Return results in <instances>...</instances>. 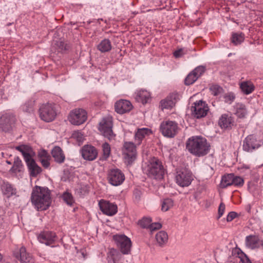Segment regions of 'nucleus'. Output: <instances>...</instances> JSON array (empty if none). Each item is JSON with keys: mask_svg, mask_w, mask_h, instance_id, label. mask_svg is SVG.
<instances>
[{"mask_svg": "<svg viewBox=\"0 0 263 263\" xmlns=\"http://www.w3.org/2000/svg\"><path fill=\"white\" fill-rule=\"evenodd\" d=\"M31 200L38 211L46 210L51 204L50 191L47 187L36 186L32 190Z\"/></svg>", "mask_w": 263, "mask_h": 263, "instance_id": "f257e3e1", "label": "nucleus"}, {"mask_svg": "<svg viewBox=\"0 0 263 263\" xmlns=\"http://www.w3.org/2000/svg\"><path fill=\"white\" fill-rule=\"evenodd\" d=\"M186 148L193 155L201 157L208 154L210 145L206 140L200 136H195L188 139L186 143Z\"/></svg>", "mask_w": 263, "mask_h": 263, "instance_id": "f03ea898", "label": "nucleus"}, {"mask_svg": "<svg viewBox=\"0 0 263 263\" xmlns=\"http://www.w3.org/2000/svg\"><path fill=\"white\" fill-rule=\"evenodd\" d=\"M15 148L20 151L23 156L30 176L35 177L41 172V168L37 165L34 160L32 158L34 153L31 147L27 145H22L16 146Z\"/></svg>", "mask_w": 263, "mask_h": 263, "instance_id": "7ed1b4c3", "label": "nucleus"}, {"mask_svg": "<svg viewBox=\"0 0 263 263\" xmlns=\"http://www.w3.org/2000/svg\"><path fill=\"white\" fill-rule=\"evenodd\" d=\"M143 168L145 174L156 179H162L165 173L162 162L156 158H153L145 163Z\"/></svg>", "mask_w": 263, "mask_h": 263, "instance_id": "20e7f679", "label": "nucleus"}, {"mask_svg": "<svg viewBox=\"0 0 263 263\" xmlns=\"http://www.w3.org/2000/svg\"><path fill=\"white\" fill-rule=\"evenodd\" d=\"M41 119L47 122L52 121L57 116L55 105L52 104H43L39 110Z\"/></svg>", "mask_w": 263, "mask_h": 263, "instance_id": "39448f33", "label": "nucleus"}, {"mask_svg": "<svg viewBox=\"0 0 263 263\" xmlns=\"http://www.w3.org/2000/svg\"><path fill=\"white\" fill-rule=\"evenodd\" d=\"M179 129L178 124L170 120L163 121L160 126V130L162 135L169 138L174 137L178 133Z\"/></svg>", "mask_w": 263, "mask_h": 263, "instance_id": "423d86ee", "label": "nucleus"}, {"mask_svg": "<svg viewBox=\"0 0 263 263\" xmlns=\"http://www.w3.org/2000/svg\"><path fill=\"white\" fill-rule=\"evenodd\" d=\"M114 239L120 251L123 254H128L130 252L132 242L125 235H116L114 236Z\"/></svg>", "mask_w": 263, "mask_h": 263, "instance_id": "0eeeda50", "label": "nucleus"}, {"mask_svg": "<svg viewBox=\"0 0 263 263\" xmlns=\"http://www.w3.org/2000/svg\"><path fill=\"white\" fill-rule=\"evenodd\" d=\"M87 118L86 111L82 108L72 110L69 116V121L73 125H79L84 123Z\"/></svg>", "mask_w": 263, "mask_h": 263, "instance_id": "6e6552de", "label": "nucleus"}, {"mask_svg": "<svg viewBox=\"0 0 263 263\" xmlns=\"http://www.w3.org/2000/svg\"><path fill=\"white\" fill-rule=\"evenodd\" d=\"M112 123L110 118H105L100 122L99 129L103 136L109 139L114 138L112 130Z\"/></svg>", "mask_w": 263, "mask_h": 263, "instance_id": "1a4fd4ad", "label": "nucleus"}, {"mask_svg": "<svg viewBox=\"0 0 263 263\" xmlns=\"http://www.w3.org/2000/svg\"><path fill=\"white\" fill-rule=\"evenodd\" d=\"M15 122V118L12 113H5L0 117V129L4 132H9Z\"/></svg>", "mask_w": 263, "mask_h": 263, "instance_id": "9d476101", "label": "nucleus"}, {"mask_svg": "<svg viewBox=\"0 0 263 263\" xmlns=\"http://www.w3.org/2000/svg\"><path fill=\"white\" fill-rule=\"evenodd\" d=\"M191 110L194 117L199 119L205 117L209 110V108L205 102L199 101L192 106Z\"/></svg>", "mask_w": 263, "mask_h": 263, "instance_id": "9b49d317", "label": "nucleus"}, {"mask_svg": "<svg viewBox=\"0 0 263 263\" xmlns=\"http://www.w3.org/2000/svg\"><path fill=\"white\" fill-rule=\"evenodd\" d=\"M193 179L192 173L187 170L178 172L176 176L177 183L182 187L189 186Z\"/></svg>", "mask_w": 263, "mask_h": 263, "instance_id": "f8f14e48", "label": "nucleus"}, {"mask_svg": "<svg viewBox=\"0 0 263 263\" xmlns=\"http://www.w3.org/2000/svg\"><path fill=\"white\" fill-rule=\"evenodd\" d=\"M108 178L109 183L114 186H118L122 183L125 179L124 175L118 169H113L108 173Z\"/></svg>", "mask_w": 263, "mask_h": 263, "instance_id": "ddd939ff", "label": "nucleus"}, {"mask_svg": "<svg viewBox=\"0 0 263 263\" xmlns=\"http://www.w3.org/2000/svg\"><path fill=\"white\" fill-rule=\"evenodd\" d=\"M123 152L128 164L131 163L135 159L137 154L135 144L133 142H125Z\"/></svg>", "mask_w": 263, "mask_h": 263, "instance_id": "4468645a", "label": "nucleus"}, {"mask_svg": "<svg viewBox=\"0 0 263 263\" xmlns=\"http://www.w3.org/2000/svg\"><path fill=\"white\" fill-rule=\"evenodd\" d=\"M101 211L108 216H112L117 212V206L109 201L101 200L99 203Z\"/></svg>", "mask_w": 263, "mask_h": 263, "instance_id": "2eb2a0df", "label": "nucleus"}, {"mask_svg": "<svg viewBox=\"0 0 263 263\" xmlns=\"http://www.w3.org/2000/svg\"><path fill=\"white\" fill-rule=\"evenodd\" d=\"M97 149L91 145H85L82 149V156L85 160L92 161L97 158Z\"/></svg>", "mask_w": 263, "mask_h": 263, "instance_id": "dca6fc26", "label": "nucleus"}, {"mask_svg": "<svg viewBox=\"0 0 263 263\" xmlns=\"http://www.w3.org/2000/svg\"><path fill=\"white\" fill-rule=\"evenodd\" d=\"M133 108L131 103L126 100H120L115 105L116 111L120 114H123L129 111Z\"/></svg>", "mask_w": 263, "mask_h": 263, "instance_id": "f3484780", "label": "nucleus"}, {"mask_svg": "<svg viewBox=\"0 0 263 263\" xmlns=\"http://www.w3.org/2000/svg\"><path fill=\"white\" fill-rule=\"evenodd\" d=\"M55 234L50 231L41 232L37 237L40 242L46 245L52 243L55 240Z\"/></svg>", "mask_w": 263, "mask_h": 263, "instance_id": "a211bd4d", "label": "nucleus"}, {"mask_svg": "<svg viewBox=\"0 0 263 263\" xmlns=\"http://www.w3.org/2000/svg\"><path fill=\"white\" fill-rule=\"evenodd\" d=\"M152 134V131L148 128H138L135 134V141L137 145H140L146 137Z\"/></svg>", "mask_w": 263, "mask_h": 263, "instance_id": "6ab92c4d", "label": "nucleus"}, {"mask_svg": "<svg viewBox=\"0 0 263 263\" xmlns=\"http://www.w3.org/2000/svg\"><path fill=\"white\" fill-rule=\"evenodd\" d=\"M178 96L177 93H172L166 98L162 100L160 102L162 109H171L173 108L176 102V100Z\"/></svg>", "mask_w": 263, "mask_h": 263, "instance_id": "aec40b11", "label": "nucleus"}, {"mask_svg": "<svg viewBox=\"0 0 263 263\" xmlns=\"http://www.w3.org/2000/svg\"><path fill=\"white\" fill-rule=\"evenodd\" d=\"M22 263H34V259L32 255L26 252L25 248H20L19 254L16 255Z\"/></svg>", "mask_w": 263, "mask_h": 263, "instance_id": "412c9836", "label": "nucleus"}, {"mask_svg": "<svg viewBox=\"0 0 263 263\" xmlns=\"http://www.w3.org/2000/svg\"><path fill=\"white\" fill-rule=\"evenodd\" d=\"M1 190L4 195L10 197L16 194V190L8 182H4L1 185Z\"/></svg>", "mask_w": 263, "mask_h": 263, "instance_id": "4be33fe9", "label": "nucleus"}, {"mask_svg": "<svg viewBox=\"0 0 263 263\" xmlns=\"http://www.w3.org/2000/svg\"><path fill=\"white\" fill-rule=\"evenodd\" d=\"M150 97V94L146 90H139L135 93V99L137 102L143 104L146 103Z\"/></svg>", "mask_w": 263, "mask_h": 263, "instance_id": "5701e85b", "label": "nucleus"}, {"mask_svg": "<svg viewBox=\"0 0 263 263\" xmlns=\"http://www.w3.org/2000/svg\"><path fill=\"white\" fill-rule=\"evenodd\" d=\"M51 154L55 162L59 163H62L64 162L65 156L60 147L55 146L52 150Z\"/></svg>", "mask_w": 263, "mask_h": 263, "instance_id": "b1692460", "label": "nucleus"}, {"mask_svg": "<svg viewBox=\"0 0 263 263\" xmlns=\"http://www.w3.org/2000/svg\"><path fill=\"white\" fill-rule=\"evenodd\" d=\"M232 122V118L229 114H223L220 118L218 124L222 128H228L231 127Z\"/></svg>", "mask_w": 263, "mask_h": 263, "instance_id": "393cba45", "label": "nucleus"}, {"mask_svg": "<svg viewBox=\"0 0 263 263\" xmlns=\"http://www.w3.org/2000/svg\"><path fill=\"white\" fill-rule=\"evenodd\" d=\"M122 257V255L115 249H110L107 253V260L110 263H116Z\"/></svg>", "mask_w": 263, "mask_h": 263, "instance_id": "a878e982", "label": "nucleus"}, {"mask_svg": "<svg viewBox=\"0 0 263 263\" xmlns=\"http://www.w3.org/2000/svg\"><path fill=\"white\" fill-rule=\"evenodd\" d=\"M23 168V165L21 159L18 157L15 158L13 165L10 170V172L16 176L22 172Z\"/></svg>", "mask_w": 263, "mask_h": 263, "instance_id": "bb28decb", "label": "nucleus"}, {"mask_svg": "<svg viewBox=\"0 0 263 263\" xmlns=\"http://www.w3.org/2000/svg\"><path fill=\"white\" fill-rule=\"evenodd\" d=\"M111 48L110 41L106 39L101 41L97 46V49L102 53L109 51Z\"/></svg>", "mask_w": 263, "mask_h": 263, "instance_id": "cd10ccee", "label": "nucleus"}, {"mask_svg": "<svg viewBox=\"0 0 263 263\" xmlns=\"http://www.w3.org/2000/svg\"><path fill=\"white\" fill-rule=\"evenodd\" d=\"M261 245V242L257 236L251 235L248 236V248L253 249L258 248Z\"/></svg>", "mask_w": 263, "mask_h": 263, "instance_id": "c85d7f7f", "label": "nucleus"}, {"mask_svg": "<svg viewBox=\"0 0 263 263\" xmlns=\"http://www.w3.org/2000/svg\"><path fill=\"white\" fill-rule=\"evenodd\" d=\"M261 142L258 141L253 136H250L249 137V141H248V152H252L256 148H258L261 146Z\"/></svg>", "mask_w": 263, "mask_h": 263, "instance_id": "c756f323", "label": "nucleus"}, {"mask_svg": "<svg viewBox=\"0 0 263 263\" xmlns=\"http://www.w3.org/2000/svg\"><path fill=\"white\" fill-rule=\"evenodd\" d=\"M234 175L229 174L224 175L221 179L220 186L222 188L227 187L228 186L233 185Z\"/></svg>", "mask_w": 263, "mask_h": 263, "instance_id": "7c9ffc66", "label": "nucleus"}, {"mask_svg": "<svg viewBox=\"0 0 263 263\" xmlns=\"http://www.w3.org/2000/svg\"><path fill=\"white\" fill-rule=\"evenodd\" d=\"M156 239L159 245L162 246L167 242V234L165 231H161L156 235Z\"/></svg>", "mask_w": 263, "mask_h": 263, "instance_id": "2f4dec72", "label": "nucleus"}, {"mask_svg": "<svg viewBox=\"0 0 263 263\" xmlns=\"http://www.w3.org/2000/svg\"><path fill=\"white\" fill-rule=\"evenodd\" d=\"M233 253L236 255V261L238 263H247V255L240 249H235Z\"/></svg>", "mask_w": 263, "mask_h": 263, "instance_id": "473e14b6", "label": "nucleus"}, {"mask_svg": "<svg viewBox=\"0 0 263 263\" xmlns=\"http://www.w3.org/2000/svg\"><path fill=\"white\" fill-rule=\"evenodd\" d=\"M247 110L244 104L238 103L236 105L235 114L239 118H244L246 115Z\"/></svg>", "mask_w": 263, "mask_h": 263, "instance_id": "72a5a7b5", "label": "nucleus"}, {"mask_svg": "<svg viewBox=\"0 0 263 263\" xmlns=\"http://www.w3.org/2000/svg\"><path fill=\"white\" fill-rule=\"evenodd\" d=\"M245 34L241 32L233 33L232 35V42L234 45H238L243 42Z\"/></svg>", "mask_w": 263, "mask_h": 263, "instance_id": "f704fd0d", "label": "nucleus"}, {"mask_svg": "<svg viewBox=\"0 0 263 263\" xmlns=\"http://www.w3.org/2000/svg\"><path fill=\"white\" fill-rule=\"evenodd\" d=\"M173 201L171 199H165L161 205V209L163 211L166 212L173 206Z\"/></svg>", "mask_w": 263, "mask_h": 263, "instance_id": "c9c22d12", "label": "nucleus"}, {"mask_svg": "<svg viewBox=\"0 0 263 263\" xmlns=\"http://www.w3.org/2000/svg\"><path fill=\"white\" fill-rule=\"evenodd\" d=\"M198 78L196 74L192 71L190 73L185 79L184 83L186 85H190L193 84Z\"/></svg>", "mask_w": 263, "mask_h": 263, "instance_id": "e433bc0d", "label": "nucleus"}, {"mask_svg": "<svg viewBox=\"0 0 263 263\" xmlns=\"http://www.w3.org/2000/svg\"><path fill=\"white\" fill-rule=\"evenodd\" d=\"M152 219L149 217H143L139 220L138 224L143 228H148L151 224Z\"/></svg>", "mask_w": 263, "mask_h": 263, "instance_id": "4c0bfd02", "label": "nucleus"}, {"mask_svg": "<svg viewBox=\"0 0 263 263\" xmlns=\"http://www.w3.org/2000/svg\"><path fill=\"white\" fill-rule=\"evenodd\" d=\"M210 90L212 95H213L214 96H217L220 93H221L222 89L221 87L217 85H212L210 87Z\"/></svg>", "mask_w": 263, "mask_h": 263, "instance_id": "58836bf2", "label": "nucleus"}, {"mask_svg": "<svg viewBox=\"0 0 263 263\" xmlns=\"http://www.w3.org/2000/svg\"><path fill=\"white\" fill-rule=\"evenodd\" d=\"M223 99L225 102L231 104L234 101L235 96L233 93L229 92L224 95Z\"/></svg>", "mask_w": 263, "mask_h": 263, "instance_id": "ea45409f", "label": "nucleus"}, {"mask_svg": "<svg viewBox=\"0 0 263 263\" xmlns=\"http://www.w3.org/2000/svg\"><path fill=\"white\" fill-rule=\"evenodd\" d=\"M63 198L67 204L71 205L73 203V198L70 194L65 193L63 195Z\"/></svg>", "mask_w": 263, "mask_h": 263, "instance_id": "a19ab883", "label": "nucleus"}, {"mask_svg": "<svg viewBox=\"0 0 263 263\" xmlns=\"http://www.w3.org/2000/svg\"><path fill=\"white\" fill-rule=\"evenodd\" d=\"M205 67L204 66H199L192 71L199 78L205 72Z\"/></svg>", "mask_w": 263, "mask_h": 263, "instance_id": "79ce46f5", "label": "nucleus"}, {"mask_svg": "<svg viewBox=\"0 0 263 263\" xmlns=\"http://www.w3.org/2000/svg\"><path fill=\"white\" fill-rule=\"evenodd\" d=\"M102 149L104 157L107 158L109 156L110 153V145L107 143H104L102 145Z\"/></svg>", "mask_w": 263, "mask_h": 263, "instance_id": "37998d69", "label": "nucleus"}, {"mask_svg": "<svg viewBox=\"0 0 263 263\" xmlns=\"http://www.w3.org/2000/svg\"><path fill=\"white\" fill-rule=\"evenodd\" d=\"M244 183L243 179L238 176H235L234 175V179L233 180V185L235 186H241Z\"/></svg>", "mask_w": 263, "mask_h": 263, "instance_id": "c03bdc74", "label": "nucleus"}, {"mask_svg": "<svg viewBox=\"0 0 263 263\" xmlns=\"http://www.w3.org/2000/svg\"><path fill=\"white\" fill-rule=\"evenodd\" d=\"M187 50L185 48H180L174 52V55L177 58H180L184 54L187 53Z\"/></svg>", "mask_w": 263, "mask_h": 263, "instance_id": "a18cd8bd", "label": "nucleus"}, {"mask_svg": "<svg viewBox=\"0 0 263 263\" xmlns=\"http://www.w3.org/2000/svg\"><path fill=\"white\" fill-rule=\"evenodd\" d=\"M72 137L79 142H81L83 140V136L82 134L78 131L74 132L72 135Z\"/></svg>", "mask_w": 263, "mask_h": 263, "instance_id": "49530a36", "label": "nucleus"}, {"mask_svg": "<svg viewBox=\"0 0 263 263\" xmlns=\"http://www.w3.org/2000/svg\"><path fill=\"white\" fill-rule=\"evenodd\" d=\"M226 209L225 204L223 202H221L218 207V217L220 218L223 214Z\"/></svg>", "mask_w": 263, "mask_h": 263, "instance_id": "de8ad7c7", "label": "nucleus"}, {"mask_svg": "<svg viewBox=\"0 0 263 263\" xmlns=\"http://www.w3.org/2000/svg\"><path fill=\"white\" fill-rule=\"evenodd\" d=\"M23 110L27 112H30L32 110V103L31 102H28L25 103L23 106Z\"/></svg>", "mask_w": 263, "mask_h": 263, "instance_id": "09e8293b", "label": "nucleus"}, {"mask_svg": "<svg viewBox=\"0 0 263 263\" xmlns=\"http://www.w3.org/2000/svg\"><path fill=\"white\" fill-rule=\"evenodd\" d=\"M162 227V225L161 223L159 222H154L151 223V226H149V229L151 232L154 231L156 230L160 229Z\"/></svg>", "mask_w": 263, "mask_h": 263, "instance_id": "8fccbe9b", "label": "nucleus"}, {"mask_svg": "<svg viewBox=\"0 0 263 263\" xmlns=\"http://www.w3.org/2000/svg\"><path fill=\"white\" fill-rule=\"evenodd\" d=\"M237 214L234 212H230L227 217V221H231L232 220H233L236 216Z\"/></svg>", "mask_w": 263, "mask_h": 263, "instance_id": "3c124183", "label": "nucleus"}, {"mask_svg": "<svg viewBox=\"0 0 263 263\" xmlns=\"http://www.w3.org/2000/svg\"><path fill=\"white\" fill-rule=\"evenodd\" d=\"M255 86L253 83L248 81V95L254 91Z\"/></svg>", "mask_w": 263, "mask_h": 263, "instance_id": "603ef678", "label": "nucleus"}, {"mask_svg": "<svg viewBox=\"0 0 263 263\" xmlns=\"http://www.w3.org/2000/svg\"><path fill=\"white\" fill-rule=\"evenodd\" d=\"M141 192L138 190H135L134 192V196L136 200H139L141 196Z\"/></svg>", "mask_w": 263, "mask_h": 263, "instance_id": "864d4df0", "label": "nucleus"}, {"mask_svg": "<svg viewBox=\"0 0 263 263\" xmlns=\"http://www.w3.org/2000/svg\"><path fill=\"white\" fill-rule=\"evenodd\" d=\"M240 88L244 94H247V81H243L240 84Z\"/></svg>", "mask_w": 263, "mask_h": 263, "instance_id": "5fc2aeb1", "label": "nucleus"}, {"mask_svg": "<svg viewBox=\"0 0 263 263\" xmlns=\"http://www.w3.org/2000/svg\"><path fill=\"white\" fill-rule=\"evenodd\" d=\"M41 162L42 165L45 168H47L49 166V162L47 158L41 159Z\"/></svg>", "mask_w": 263, "mask_h": 263, "instance_id": "6e6d98bb", "label": "nucleus"}, {"mask_svg": "<svg viewBox=\"0 0 263 263\" xmlns=\"http://www.w3.org/2000/svg\"><path fill=\"white\" fill-rule=\"evenodd\" d=\"M39 156L42 158H47V153L46 151H44L43 152H40L39 154Z\"/></svg>", "mask_w": 263, "mask_h": 263, "instance_id": "4d7b16f0", "label": "nucleus"}, {"mask_svg": "<svg viewBox=\"0 0 263 263\" xmlns=\"http://www.w3.org/2000/svg\"><path fill=\"white\" fill-rule=\"evenodd\" d=\"M258 102V101H257V97H253V102L252 103L253 104L255 103H257Z\"/></svg>", "mask_w": 263, "mask_h": 263, "instance_id": "13d9d810", "label": "nucleus"}, {"mask_svg": "<svg viewBox=\"0 0 263 263\" xmlns=\"http://www.w3.org/2000/svg\"><path fill=\"white\" fill-rule=\"evenodd\" d=\"M245 143H247V138H245L243 140V148L245 149Z\"/></svg>", "mask_w": 263, "mask_h": 263, "instance_id": "bf43d9fd", "label": "nucleus"}, {"mask_svg": "<svg viewBox=\"0 0 263 263\" xmlns=\"http://www.w3.org/2000/svg\"><path fill=\"white\" fill-rule=\"evenodd\" d=\"M81 254L82 255V256H83V257L84 258H85V253L83 251L81 252Z\"/></svg>", "mask_w": 263, "mask_h": 263, "instance_id": "052dcab7", "label": "nucleus"}, {"mask_svg": "<svg viewBox=\"0 0 263 263\" xmlns=\"http://www.w3.org/2000/svg\"><path fill=\"white\" fill-rule=\"evenodd\" d=\"M3 259V256L2 255L0 254V261L2 260Z\"/></svg>", "mask_w": 263, "mask_h": 263, "instance_id": "680f3d73", "label": "nucleus"}, {"mask_svg": "<svg viewBox=\"0 0 263 263\" xmlns=\"http://www.w3.org/2000/svg\"><path fill=\"white\" fill-rule=\"evenodd\" d=\"M248 263H252L250 260L248 258Z\"/></svg>", "mask_w": 263, "mask_h": 263, "instance_id": "e2e57ef3", "label": "nucleus"}, {"mask_svg": "<svg viewBox=\"0 0 263 263\" xmlns=\"http://www.w3.org/2000/svg\"><path fill=\"white\" fill-rule=\"evenodd\" d=\"M7 162L8 163H9V164H10V162L9 161H7Z\"/></svg>", "mask_w": 263, "mask_h": 263, "instance_id": "0e129e2a", "label": "nucleus"}]
</instances>
